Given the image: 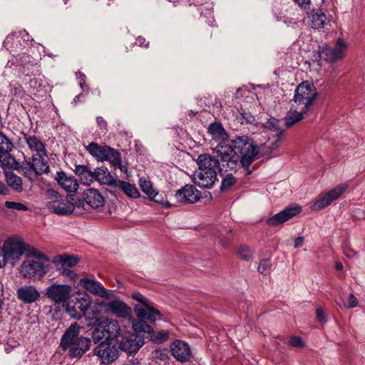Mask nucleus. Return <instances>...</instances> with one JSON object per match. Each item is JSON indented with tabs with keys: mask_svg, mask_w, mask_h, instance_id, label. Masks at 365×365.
I'll return each mask as SVG.
<instances>
[{
	"mask_svg": "<svg viewBox=\"0 0 365 365\" xmlns=\"http://www.w3.org/2000/svg\"><path fill=\"white\" fill-rule=\"evenodd\" d=\"M344 255L347 257H352L355 253L353 250H344Z\"/></svg>",
	"mask_w": 365,
	"mask_h": 365,
	"instance_id": "nucleus-60",
	"label": "nucleus"
},
{
	"mask_svg": "<svg viewBox=\"0 0 365 365\" xmlns=\"http://www.w3.org/2000/svg\"><path fill=\"white\" fill-rule=\"evenodd\" d=\"M316 316L317 319L321 322H326V317L324 312L322 309L318 308L316 310Z\"/></svg>",
	"mask_w": 365,
	"mask_h": 365,
	"instance_id": "nucleus-52",
	"label": "nucleus"
},
{
	"mask_svg": "<svg viewBox=\"0 0 365 365\" xmlns=\"http://www.w3.org/2000/svg\"><path fill=\"white\" fill-rule=\"evenodd\" d=\"M93 181L98 182L101 185L115 187L117 180H115L110 173L106 168H97L93 171Z\"/></svg>",
	"mask_w": 365,
	"mask_h": 365,
	"instance_id": "nucleus-27",
	"label": "nucleus"
},
{
	"mask_svg": "<svg viewBox=\"0 0 365 365\" xmlns=\"http://www.w3.org/2000/svg\"><path fill=\"white\" fill-rule=\"evenodd\" d=\"M349 187V185L347 183L340 184L326 194L328 195L329 198L331 202L338 199Z\"/></svg>",
	"mask_w": 365,
	"mask_h": 365,
	"instance_id": "nucleus-38",
	"label": "nucleus"
},
{
	"mask_svg": "<svg viewBox=\"0 0 365 365\" xmlns=\"http://www.w3.org/2000/svg\"><path fill=\"white\" fill-rule=\"evenodd\" d=\"M49 265L33 259L24 261L21 266L20 272L25 278L31 279L34 277L41 278L48 271Z\"/></svg>",
	"mask_w": 365,
	"mask_h": 365,
	"instance_id": "nucleus-10",
	"label": "nucleus"
},
{
	"mask_svg": "<svg viewBox=\"0 0 365 365\" xmlns=\"http://www.w3.org/2000/svg\"><path fill=\"white\" fill-rule=\"evenodd\" d=\"M117 168H118L123 173L127 172V166L126 165H123L122 161L117 165Z\"/></svg>",
	"mask_w": 365,
	"mask_h": 365,
	"instance_id": "nucleus-59",
	"label": "nucleus"
},
{
	"mask_svg": "<svg viewBox=\"0 0 365 365\" xmlns=\"http://www.w3.org/2000/svg\"><path fill=\"white\" fill-rule=\"evenodd\" d=\"M264 129L273 133L276 137L280 136L284 132V129L280 125V121L274 118H269L264 124Z\"/></svg>",
	"mask_w": 365,
	"mask_h": 365,
	"instance_id": "nucleus-34",
	"label": "nucleus"
},
{
	"mask_svg": "<svg viewBox=\"0 0 365 365\" xmlns=\"http://www.w3.org/2000/svg\"><path fill=\"white\" fill-rule=\"evenodd\" d=\"M257 153V146L254 140L243 135L232 140V145L218 143L213 148L212 157L220 166V170L227 172L236 168L239 163L243 168H248Z\"/></svg>",
	"mask_w": 365,
	"mask_h": 365,
	"instance_id": "nucleus-1",
	"label": "nucleus"
},
{
	"mask_svg": "<svg viewBox=\"0 0 365 365\" xmlns=\"http://www.w3.org/2000/svg\"><path fill=\"white\" fill-rule=\"evenodd\" d=\"M75 173L85 184H90L93 182V171L86 165H76Z\"/></svg>",
	"mask_w": 365,
	"mask_h": 365,
	"instance_id": "nucleus-33",
	"label": "nucleus"
},
{
	"mask_svg": "<svg viewBox=\"0 0 365 365\" xmlns=\"http://www.w3.org/2000/svg\"><path fill=\"white\" fill-rule=\"evenodd\" d=\"M300 7L307 9L310 4V0H294Z\"/></svg>",
	"mask_w": 365,
	"mask_h": 365,
	"instance_id": "nucleus-54",
	"label": "nucleus"
},
{
	"mask_svg": "<svg viewBox=\"0 0 365 365\" xmlns=\"http://www.w3.org/2000/svg\"><path fill=\"white\" fill-rule=\"evenodd\" d=\"M46 195L49 200L46 202V207L55 214L66 215L73 212L76 207V203H73V198L71 195L63 197L53 189L48 190Z\"/></svg>",
	"mask_w": 365,
	"mask_h": 365,
	"instance_id": "nucleus-3",
	"label": "nucleus"
},
{
	"mask_svg": "<svg viewBox=\"0 0 365 365\" xmlns=\"http://www.w3.org/2000/svg\"><path fill=\"white\" fill-rule=\"evenodd\" d=\"M25 250L26 245L23 241L17 237H11L5 241L1 253L6 263L14 264Z\"/></svg>",
	"mask_w": 365,
	"mask_h": 365,
	"instance_id": "nucleus-9",
	"label": "nucleus"
},
{
	"mask_svg": "<svg viewBox=\"0 0 365 365\" xmlns=\"http://www.w3.org/2000/svg\"><path fill=\"white\" fill-rule=\"evenodd\" d=\"M83 327L78 323L71 324L63 334L60 346L68 351L71 358L80 359L91 346V339L81 335Z\"/></svg>",
	"mask_w": 365,
	"mask_h": 365,
	"instance_id": "nucleus-2",
	"label": "nucleus"
},
{
	"mask_svg": "<svg viewBox=\"0 0 365 365\" xmlns=\"http://www.w3.org/2000/svg\"><path fill=\"white\" fill-rule=\"evenodd\" d=\"M109 161L114 167L117 168V165L121 162V156L120 153L112 148V152L108 155V158L106 160Z\"/></svg>",
	"mask_w": 365,
	"mask_h": 365,
	"instance_id": "nucleus-43",
	"label": "nucleus"
},
{
	"mask_svg": "<svg viewBox=\"0 0 365 365\" xmlns=\"http://www.w3.org/2000/svg\"><path fill=\"white\" fill-rule=\"evenodd\" d=\"M16 296L24 304H32L39 299L41 294L36 287L24 285L17 289Z\"/></svg>",
	"mask_w": 365,
	"mask_h": 365,
	"instance_id": "nucleus-21",
	"label": "nucleus"
},
{
	"mask_svg": "<svg viewBox=\"0 0 365 365\" xmlns=\"http://www.w3.org/2000/svg\"><path fill=\"white\" fill-rule=\"evenodd\" d=\"M55 180L64 190L75 192L78 188V183L74 176L63 171L57 172Z\"/></svg>",
	"mask_w": 365,
	"mask_h": 365,
	"instance_id": "nucleus-24",
	"label": "nucleus"
},
{
	"mask_svg": "<svg viewBox=\"0 0 365 365\" xmlns=\"http://www.w3.org/2000/svg\"><path fill=\"white\" fill-rule=\"evenodd\" d=\"M79 85L81 86V88L84 90L85 88L87 87L86 84V79L84 78H82L80 80V82H79Z\"/></svg>",
	"mask_w": 365,
	"mask_h": 365,
	"instance_id": "nucleus-61",
	"label": "nucleus"
},
{
	"mask_svg": "<svg viewBox=\"0 0 365 365\" xmlns=\"http://www.w3.org/2000/svg\"><path fill=\"white\" fill-rule=\"evenodd\" d=\"M114 187H119L128 197L130 198H138L140 196V192L135 185L130 182L117 180Z\"/></svg>",
	"mask_w": 365,
	"mask_h": 365,
	"instance_id": "nucleus-32",
	"label": "nucleus"
},
{
	"mask_svg": "<svg viewBox=\"0 0 365 365\" xmlns=\"http://www.w3.org/2000/svg\"><path fill=\"white\" fill-rule=\"evenodd\" d=\"M6 182L9 186L18 192L23 190L21 178L13 173H6Z\"/></svg>",
	"mask_w": 365,
	"mask_h": 365,
	"instance_id": "nucleus-37",
	"label": "nucleus"
},
{
	"mask_svg": "<svg viewBox=\"0 0 365 365\" xmlns=\"http://www.w3.org/2000/svg\"><path fill=\"white\" fill-rule=\"evenodd\" d=\"M174 197L178 202L192 204L197 202L201 195L200 192L192 185H185L176 191Z\"/></svg>",
	"mask_w": 365,
	"mask_h": 365,
	"instance_id": "nucleus-16",
	"label": "nucleus"
},
{
	"mask_svg": "<svg viewBox=\"0 0 365 365\" xmlns=\"http://www.w3.org/2000/svg\"><path fill=\"white\" fill-rule=\"evenodd\" d=\"M72 287L67 284L52 283L44 291V295L56 304L64 305L71 297Z\"/></svg>",
	"mask_w": 365,
	"mask_h": 365,
	"instance_id": "nucleus-7",
	"label": "nucleus"
},
{
	"mask_svg": "<svg viewBox=\"0 0 365 365\" xmlns=\"http://www.w3.org/2000/svg\"><path fill=\"white\" fill-rule=\"evenodd\" d=\"M106 331L103 327H102V322L99 324V325L96 327L91 333V339L94 344H98L106 336Z\"/></svg>",
	"mask_w": 365,
	"mask_h": 365,
	"instance_id": "nucleus-39",
	"label": "nucleus"
},
{
	"mask_svg": "<svg viewBox=\"0 0 365 365\" xmlns=\"http://www.w3.org/2000/svg\"><path fill=\"white\" fill-rule=\"evenodd\" d=\"M104 202V198L98 190L89 188L83 192V200L76 202V206L83 207L84 210L88 207L97 209L102 207Z\"/></svg>",
	"mask_w": 365,
	"mask_h": 365,
	"instance_id": "nucleus-11",
	"label": "nucleus"
},
{
	"mask_svg": "<svg viewBox=\"0 0 365 365\" xmlns=\"http://www.w3.org/2000/svg\"><path fill=\"white\" fill-rule=\"evenodd\" d=\"M21 170L31 180H35L38 175L48 173L47 153L46 155L33 154L31 158L21 166Z\"/></svg>",
	"mask_w": 365,
	"mask_h": 365,
	"instance_id": "nucleus-4",
	"label": "nucleus"
},
{
	"mask_svg": "<svg viewBox=\"0 0 365 365\" xmlns=\"http://www.w3.org/2000/svg\"><path fill=\"white\" fill-rule=\"evenodd\" d=\"M60 274L68 278L72 281H76L78 278V274L74 271L71 270V268L66 269Z\"/></svg>",
	"mask_w": 365,
	"mask_h": 365,
	"instance_id": "nucleus-50",
	"label": "nucleus"
},
{
	"mask_svg": "<svg viewBox=\"0 0 365 365\" xmlns=\"http://www.w3.org/2000/svg\"><path fill=\"white\" fill-rule=\"evenodd\" d=\"M281 140H282V137H280V136L276 137L275 140L272 143V145L270 146L271 151L276 150L279 147Z\"/></svg>",
	"mask_w": 365,
	"mask_h": 365,
	"instance_id": "nucleus-55",
	"label": "nucleus"
},
{
	"mask_svg": "<svg viewBox=\"0 0 365 365\" xmlns=\"http://www.w3.org/2000/svg\"><path fill=\"white\" fill-rule=\"evenodd\" d=\"M131 297L138 302L134 306V311L139 319L154 323L157 317L162 315L161 312L153 307L150 301L140 293L133 292Z\"/></svg>",
	"mask_w": 365,
	"mask_h": 365,
	"instance_id": "nucleus-5",
	"label": "nucleus"
},
{
	"mask_svg": "<svg viewBox=\"0 0 365 365\" xmlns=\"http://www.w3.org/2000/svg\"><path fill=\"white\" fill-rule=\"evenodd\" d=\"M51 262L61 274L67 269L74 267L79 262V258L74 255L62 254L54 256Z\"/></svg>",
	"mask_w": 365,
	"mask_h": 365,
	"instance_id": "nucleus-20",
	"label": "nucleus"
},
{
	"mask_svg": "<svg viewBox=\"0 0 365 365\" xmlns=\"http://www.w3.org/2000/svg\"><path fill=\"white\" fill-rule=\"evenodd\" d=\"M195 184L202 188H211L217 180V174L207 172H195L192 175Z\"/></svg>",
	"mask_w": 365,
	"mask_h": 365,
	"instance_id": "nucleus-26",
	"label": "nucleus"
},
{
	"mask_svg": "<svg viewBox=\"0 0 365 365\" xmlns=\"http://www.w3.org/2000/svg\"><path fill=\"white\" fill-rule=\"evenodd\" d=\"M88 151L98 160L103 161L108 158V155L112 152V148L108 146H99L97 143H91L87 147Z\"/></svg>",
	"mask_w": 365,
	"mask_h": 365,
	"instance_id": "nucleus-30",
	"label": "nucleus"
},
{
	"mask_svg": "<svg viewBox=\"0 0 365 365\" xmlns=\"http://www.w3.org/2000/svg\"><path fill=\"white\" fill-rule=\"evenodd\" d=\"M30 255L34 257H36L38 259L44 260L46 262H49L48 257L44 255L43 253L41 252L36 249L33 248L30 251Z\"/></svg>",
	"mask_w": 365,
	"mask_h": 365,
	"instance_id": "nucleus-48",
	"label": "nucleus"
},
{
	"mask_svg": "<svg viewBox=\"0 0 365 365\" xmlns=\"http://www.w3.org/2000/svg\"><path fill=\"white\" fill-rule=\"evenodd\" d=\"M19 38H22L24 42L28 43L30 40V36L29 34L26 31H21L19 32L18 36H16L14 34L7 36L6 40L4 41V46L6 47H8L9 44H14L16 43H19V40H18ZM16 47H18V43H16Z\"/></svg>",
	"mask_w": 365,
	"mask_h": 365,
	"instance_id": "nucleus-36",
	"label": "nucleus"
},
{
	"mask_svg": "<svg viewBox=\"0 0 365 365\" xmlns=\"http://www.w3.org/2000/svg\"><path fill=\"white\" fill-rule=\"evenodd\" d=\"M173 356L179 361H187L191 357V350L188 344L185 341L176 340L171 345Z\"/></svg>",
	"mask_w": 365,
	"mask_h": 365,
	"instance_id": "nucleus-23",
	"label": "nucleus"
},
{
	"mask_svg": "<svg viewBox=\"0 0 365 365\" xmlns=\"http://www.w3.org/2000/svg\"><path fill=\"white\" fill-rule=\"evenodd\" d=\"M306 113L307 112H303V109L302 108H300V111L290 110L284 118L287 128H291L294 124L302 120L304 114Z\"/></svg>",
	"mask_w": 365,
	"mask_h": 365,
	"instance_id": "nucleus-35",
	"label": "nucleus"
},
{
	"mask_svg": "<svg viewBox=\"0 0 365 365\" xmlns=\"http://www.w3.org/2000/svg\"><path fill=\"white\" fill-rule=\"evenodd\" d=\"M104 304L105 311L119 318L130 317L131 309L122 300L113 299Z\"/></svg>",
	"mask_w": 365,
	"mask_h": 365,
	"instance_id": "nucleus-14",
	"label": "nucleus"
},
{
	"mask_svg": "<svg viewBox=\"0 0 365 365\" xmlns=\"http://www.w3.org/2000/svg\"><path fill=\"white\" fill-rule=\"evenodd\" d=\"M237 252L240 257L243 260L248 261L252 257V252L250 247L247 246H242L239 247Z\"/></svg>",
	"mask_w": 365,
	"mask_h": 365,
	"instance_id": "nucleus-46",
	"label": "nucleus"
},
{
	"mask_svg": "<svg viewBox=\"0 0 365 365\" xmlns=\"http://www.w3.org/2000/svg\"><path fill=\"white\" fill-rule=\"evenodd\" d=\"M308 17L310 19V25L313 29H319L324 27L327 16L321 10L313 9L308 14Z\"/></svg>",
	"mask_w": 365,
	"mask_h": 365,
	"instance_id": "nucleus-31",
	"label": "nucleus"
},
{
	"mask_svg": "<svg viewBox=\"0 0 365 365\" xmlns=\"http://www.w3.org/2000/svg\"><path fill=\"white\" fill-rule=\"evenodd\" d=\"M24 140L28 145L30 150L35 154L46 155L47 153L45 144L36 135L23 133Z\"/></svg>",
	"mask_w": 365,
	"mask_h": 365,
	"instance_id": "nucleus-28",
	"label": "nucleus"
},
{
	"mask_svg": "<svg viewBox=\"0 0 365 365\" xmlns=\"http://www.w3.org/2000/svg\"><path fill=\"white\" fill-rule=\"evenodd\" d=\"M317 95L313 84L303 82L297 87L293 100L298 106H302L303 112H308Z\"/></svg>",
	"mask_w": 365,
	"mask_h": 365,
	"instance_id": "nucleus-8",
	"label": "nucleus"
},
{
	"mask_svg": "<svg viewBox=\"0 0 365 365\" xmlns=\"http://www.w3.org/2000/svg\"><path fill=\"white\" fill-rule=\"evenodd\" d=\"M19 344V341H8L6 343V346L5 347V349L6 351H9L10 349H13L16 346H17Z\"/></svg>",
	"mask_w": 365,
	"mask_h": 365,
	"instance_id": "nucleus-56",
	"label": "nucleus"
},
{
	"mask_svg": "<svg viewBox=\"0 0 365 365\" xmlns=\"http://www.w3.org/2000/svg\"><path fill=\"white\" fill-rule=\"evenodd\" d=\"M140 186L143 192H145L150 198L155 192L151 182L145 179H140Z\"/></svg>",
	"mask_w": 365,
	"mask_h": 365,
	"instance_id": "nucleus-41",
	"label": "nucleus"
},
{
	"mask_svg": "<svg viewBox=\"0 0 365 365\" xmlns=\"http://www.w3.org/2000/svg\"><path fill=\"white\" fill-rule=\"evenodd\" d=\"M121 350L118 341L104 339L93 349V354L103 364H110L115 361Z\"/></svg>",
	"mask_w": 365,
	"mask_h": 365,
	"instance_id": "nucleus-6",
	"label": "nucleus"
},
{
	"mask_svg": "<svg viewBox=\"0 0 365 365\" xmlns=\"http://www.w3.org/2000/svg\"><path fill=\"white\" fill-rule=\"evenodd\" d=\"M79 284L91 293L103 298H111L112 292L106 289L100 282L88 278L80 279Z\"/></svg>",
	"mask_w": 365,
	"mask_h": 365,
	"instance_id": "nucleus-19",
	"label": "nucleus"
},
{
	"mask_svg": "<svg viewBox=\"0 0 365 365\" xmlns=\"http://www.w3.org/2000/svg\"><path fill=\"white\" fill-rule=\"evenodd\" d=\"M236 182V179L232 174H228L222 180V185L220 187L221 190H226L229 189L230 187L234 185Z\"/></svg>",
	"mask_w": 365,
	"mask_h": 365,
	"instance_id": "nucleus-45",
	"label": "nucleus"
},
{
	"mask_svg": "<svg viewBox=\"0 0 365 365\" xmlns=\"http://www.w3.org/2000/svg\"><path fill=\"white\" fill-rule=\"evenodd\" d=\"M96 121L98 123V127L101 129L106 130L107 128V122L101 116L97 117Z\"/></svg>",
	"mask_w": 365,
	"mask_h": 365,
	"instance_id": "nucleus-53",
	"label": "nucleus"
},
{
	"mask_svg": "<svg viewBox=\"0 0 365 365\" xmlns=\"http://www.w3.org/2000/svg\"><path fill=\"white\" fill-rule=\"evenodd\" d=\"M271 262L269 259H263L259 262L257 267L258 272L264 275H267L271 272Z\"/></svg>",
	"mask_w": 365,
	"mask_h": 365,
	"instance_id": "nucleus-42",
	"label": "nucleus"
},
{
	"mask_svg": "<svg viewBox=\"0 0 365 365\" xmlns=\"http://www.w3.org/2000/svg\"><path fill=\"white\" fill-rule=\"evenodd\" d=\"M357 305H358L357 298L353 294H349V299H348V304H345L344 306L348 308H353V307H356Z\"/></svg>",
	"mask_w": 365,
	"mask_h": 365,
	"instance_id": "nucleus-51",
	"label": "nucleus"
},
{
	"mask_svg": "<svg viewBox=\"0 0 365 365\" xmlns=\"http://www.w3.org/2000/svg\"><path fill=\"white\" fill-rule=\"evenodd\" d=\"M346 46V43L343 40L339 39L334 48H326L320 51L319 56L326 61L334 62L344 57Z\"/></svg>",
	"mask_w": 365,
	"mask_h": 365,
	"instance_id": "nucleus-18",
	"label": "nucleus"
},
{
	"mask_svg": "<svg viewBox=\"0 0 365 365\" xmlns=\"http://www.w3.org/2000/svg\"><path fill=\"white\" fill-rule=\"evenodd\" d=\"M13 148V143L6 135L0 132V161L5 166L13 168L14 164H17L10 154Z\"/></svg>",
	"mask_w": 365,
	"mask_h": 365,
	"instance_id": "nucleus-15",
	"label": "nucleus"
},
{
	"mask_svg": "<svg viewBox=\"0 0 365 365\" xmlns=\"http://www.w3.org/2000/svg\"><path fill=\"white\" fill-rule=\"evenodd\" d=\"M208 133L212 135V138L218 143L226 144L229 141V137L222 125L220 123H211L208 128Z\"/></svg>",
	"mask_w": 365,
	"mask_h": 365,
	"instance_id": "nucleus-29",
	"label": "nucleus"
},
{
	"mask_svg": "<svg viewBox=\"0 0 365 365\" xmlns=\"http://www.w3.org/2000/svg\"><path fill=\"white\" fill-rule=\"evenodd\" d=\"M332 202L329 198L327 194H324L322 197L319 198L312 206V210H322L328 205H329Z\"/></svg>",
	"mask_w": 365,
	"mask_h": 365,
	"instance_id": "nucleus-40",
	"label": "nucleus"
},
{
	"mask_svg": "<svg viewBox=\"0 0 365 365\" xmlns=\"http://www.w3.org/2000/svg\"><path fill=\"white\" fill-rule=\"evenodd\" d=\"M5 264H6V262L4 261L3 255H2L1 252L0 251V268L2 267L3 266H4Z\"/></svg>",
	"mask_w": 365,
	"mask_h": 365,
	"instance_id": "nucleus-63",
	"label": "nucleus"
},
{
	"mask_svg": "<svg viewBox=\"0 0 365 365\" xmlns=\"http://www.w3.org/2000/svg\"><path fill=\"white\" fill-rule=\"evenodd\" d=\"M302 210L299 205L289 206L284 209L282 211L277 213L266 220L267 225L269 226H278L283 224L290 218L296 216Z\"/></svg>",
	"mask_w": 365,
	"mask_h": 365,
	"instance_id": "nucleus-17",
	"label": "nucleus"
},
{
	"mask_svg": "<svg viewBox=\"0 0 365 365\" xmlns=\"http://www.w3.org/2000/svg\"><path fill=\"white\" fill-rule=\"evenodd\" d=\"M336 269L338 270H341L343 269V265L341 262L336 263Z\"/></svg>",
	"mask_w": 365,
	"mask_h": 365,
	"instance_id": "nucleus-64",
	"label": "nucleus"
},
{
	"mask_svg": "<svg viewBox=\"0 0 365 365\" xmlns=\"http://www.w3.org/2000/svg\"><path fill=\"white\" fill-rule=\"evenodd\" d=\"M198 169L195 172H207L211 174H217L220 166L217 164L215 158L209 154L200 155L197 160Z\"/></svg>",
	"mask_w": 365,
	"mask_h": 365,
	"instance_id": "nucleus-22",
	"label": "nucleus"
},
{
	"mask_svg": "<svg viewBox=\"0 0 365 365\" xmlns=\"http://www.w3.org/2000/svg\"><path fill=\"white\" fill-rule=\"evenodd\" d=\"M145 39L143 37H138L136 39L135 43L139 45L140 46L147 47L148 46V43H145Z\"/></svg>",
	"mask_w": 365,
	"mask_h": 365,
	"instance_id": "nucleus-58",
	"label": "nucleus"
},
{
	"mask_svg": "<svg viewBox=\"0 0 365 365\" xmlns=\"http://www.w3.org/2000/svg\"><path fill=\"white\" fill-rule=\"evenodd\" d=\"M135 333H127L123 335L119 344L122 351L128 354L136 353L144 344V339L142 336L138 334L135 329Z\"/></svg>",
	"mask_w": 365,
	"mask_h": 365,
	"instance_id": "nucleus-13",
	"label": "nucleus"
},
{
	"mask_svg": "<svg viewBox=\"0 0 365 365\" xmlns=\"http://www.w3.org/2000/svg\"><path fill=\"white\" fill-rule=\"evenodd\" d=\"M88 307H89L88 304L86 303V304H85V305L81 304L79 307H80L81 312L84 314L88 310Z\"/></svg>",
	"mask_w": 365,
	"mask_h": 365,
	"instance_id": "nucleus-62",
	"label": "nucleus"
},
{
	"mask_svg": "<svg viewBox=\"0 0 365 365\" xmlns=\"http://www.w3.org/2000/svg\"><path fill=\"white\" fill-rule=\"evenodd\" d=\"M132 325L136 331L148 333L150 341L155 344H163L168 339V331L164 330L155 331L151 326L142 320L134 321Z\"/></svg>",
	"mask_w": 365,
	"mask_h": 365,
	"instance_id": "nucleus-12",
	"label": "nucleus"
},
{
	"mask_svg": "<svg viewBox=\"0 0 365 365\" xmlns=\"http://www.w3.org/2000/svg\"><path fill=\"white\" fill-rule=\"evenodd\" d=\"M5 207L8 209L16 210L18 211H26L28 207L23 203L13 201H6Z\"/></svg>",
	"mask_w": 365,
	"mask_h": 365,
	"instance_id": "nucleus-44",
	"label": "nucleus"
},
{
	"mask_svg": "<svg viewBox=\"0 0 365 365\" xmlns=\"http://www.w3.org/2000/svg\"><path fill=\"white\" fill-rule=\"evenodd\" d=\"M101 322L107 335L105 339L116 341H118L117 339L119 336H123V330L117 320L106 319Z\"/></svg>",
	"mask_w": 365,
	"mask_h": 365,
	"instance_id": "nucleus-25",
	"label": "nucleus"
},
{
	"mask_svg": "<svg viewBox=\"0 0 365 365\" xmlns=\"http://www.w3.org/2000/svg\"><path fill=\"white\" fill-rule=\"evenodd\" d=\"M304 244V238L302 237H298L294 240V247L295 248L301 247Z\"/></svg>",
	"mask_w": 365,
	"mask_h": 365,
	"instance_id": "nucleus-57",
	"label": "nucleus"
},
{
	"mask_svg": "<svg viewBox=\"0 0 365 365\" xmlns=\"http://www.w3.org/2000/svg\"><path fill=\"white\" fill-rule=\"evenodd\" d=\"M150 200L159 203V204H162V205H164L166 207H169L170 206V204L169 202L168 201H164L163 200V197L162 195L159 194L158 192H155L153 194V195H152L150 197Z\"/></svg>",
	"mask_w": 365,
	"mask_h": 365,
	"instance_id": "nucleus-47",
	"label": "nucleus"
},
{
	"mask_svg": "<svg viewBox=\"0 0 365 365\" xmlns=\"http://www.w3.org/2000/svg\"><path fill=\"white\" fill-rule=\"evenodd\" d=\"M289 344L292 346L297 347V348L303 347L304 345L302 339L299 336H294L291 337V339L289 340Z\"/></svg>",
	"mask_w": 365,
	"mask_h": 365,
	"instance_id": "nucleus-49",
	"label": "nucleus"
}]
</instances>
